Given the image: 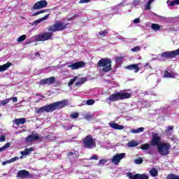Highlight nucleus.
Listing matches in <instances>:
<instances>
[{
  "mask_svg": "<svg viewBox=\"0 0 179 179\" xmlns=\"http://www.w3.org/2000/svg\"><path fill=\"white\" fill-rule=\"evenodd\" d=\"M67 106H69L68 99H64L62 101H59L45 105L41 108H36L35 112L36 114H43V113H52V111H55V110L65 108V107H67Z\"/></svg>",
  "mask_w": 179,
  "mask_h": 179,
  "instance_id": "nucleus-1",
  "label": "nucleus"
},
{
  "mask_svg": "<svg viewBox=\"0 0 179 179\" xmlns=\"http://www.w3.org/2000/svg\"><path fill=\"white\" fill-rule=\"evenodd\" d=\"M97 66L102 68V72H110L113 69L111 68V59L110 58H102L98 63Z\"/></svg>",
  "mask_w": 179,
  "mask_h": 179,
  "instance_id": "nucleus-2",
  "label": "nucleus"
},
{
  "mask_svg": "<svg viewBox=\"0 0 179 179\" xmlns=\"http://www.w3.org/2000/svg\"><path fill=\"white\" fill-rule=\"evenodd\" d=\"M132 94L129 92H118L110 95L108 98L109 101H118L119 100H125L131 99Z\"/></svg>",
  "mask_w": 179,
  "mask_h": 179,
  "instance_id": "nucleus-3",
  "label": "nucleus"
},
{
  "mask_svg": "<svg viewBox=\"0 0 179 179\" xmlns=\"http://www.w3.org/2000/svg\"><path fill=\"white\" fill-rule=\"evenodd\" d=\"M68 24H65L62 21H57L52 26L48 27V30L52 33H55V31H63V30H65L68 27Z\"/></svg>",
  "mask_w": 179,
  "mask_h": 179,
  "instance_id": "nucleus-4",
  "label": "nucleus"
},
{
  "mask_svg": "<svg viewBox=\"0 0 179 179\" xmlns=\"http://www.w3.org/2000/svg\"><path fill=\"white\" fill-rule=\"evenodd\" d=\"M82 141L85 149H94L96 148V141L93 138V136L87 135Z\"/></svg>",
  "mask_w": 179,
  "mask_h": 179,
  "instance_id": "nucleus-5",
  "label": "nucleus"
},
{
  "mask_svg": "<svg viewBox=\"0 0 179 179\" xmlns=\"http://www.w3.org/2000/svg\"><path fill=\"white\" fill-rule=\"evenodd\" d=\"M170 149H171V145L166 142H162L157 147L158 153L161 156H169L170 155Z\"/></svg>",
  "mask_w": 179,
  "mask_h": 179,
  "instance_id": "nucleus-6",
  "label": "nucleus"
},
{
  "mask_svg": "<svg viewBox=\"0 0 179 179\" xmlns=\"http://www.w3.org/2000/svg\"><path fill=\"white\" fill-rule=\"evenodd\" d=\"M53 36V33L51 31L49 32H43L41 34H38L35 36L36 41H48V40H51V38Z\"/></svg>",
  "mask_w": 179,
  "mask_h": 179,
  "instance_id": "nucleus-7",
  "label": "nucleus"
},
{
  "mask_svg": "<svg viewBox=\"0 0 179 179\" xmlns=\"http://www.w3.org/2000/svg\"><path fill=\"white\" fill-rule=\"evenodd\" d=\"M160 55L164 59H173V58H176L177 55H179V48L171 52H164Z\"/></svg>",
  "mask_w": 179,
  "mask_h": 179,
  "instance_id": "nucleus-8",
  "label": "nucleus"
},
{
  "mask_svg": "<svg viewBox=\"0 0 179 179\" xmlns=\"http://www.w3.org/2000/svg\"><path fill=\"white\" fill-rule=\"evenodd\" d=\"M152 138L150 141V146H159L162 143V137L159 136V134L153 133L152 135Z\"/></svg>",
  "mask_w": 179,
  "mask_h": 179,
  "instance_id": "nucleus-9",
  "label": "nucleus"
},
{
  "mask_svg": "<svg viewBox=\"0 0 179 179\" xmlns=\"http://www.w3.org/2000/svg\"><path fill=\"white\" fill-rule=\"evenodd\" d=\"M47 5H48V2L45 0H42L40 1H37L33 6L32 9L34 10H38V9H43V8H47Z\"/></svg>",
  "mask_w": 179,
  "mask_h": 179,
  "instance_id": "nucleus-10",
  "label": "nucleus"
},
{
  "mask_svg": "<svg viewBox=\"0 0 179 179\" xmlns=\"http://www.w3.org/2000/svg\"><path fill=\"white\" fill-rule=\"evenodd\" d=\"M127 176L129 179H149V176H148V175L140 173L133 175L131 172L127 173Z\"/></svg>",
  "mask_w": 179,
  "mask_h": 179,
  "instance_id": "nucleus-11",
  "label": "nucleus"
},
{
  "mask_svg": "<svg viewBox=\"0 0 179 179\" xmlns=\"http://www.w3.org/2000/svg\"><path fill=\"white\" fill-rule=\"evenodd\" d=\"M124 157H125V153H117L111 159V163H113V164L116 165L119 164L120 162H121Z\"/></svg>",
  "mask_w": 179,
  "mask_h": 179,
  "instance_id": "nucleus-12",
  "label": "nucleus"
},
{
  "mask_svg": "<svg viewBox=\"0 0 179 179\" xmlns=\"http://www.w3.org/2000/svg\"><path fill=\"white\" fill-rule=\"evenodd\" d=\"M39 83L42 86L45 85H54V83H55V77L52 76L48 78L41 79Z\"/></svg>",
  "mask_w": 179,
  "mask_h": 179,
  "instance_id": "nucleus-13",
  "label": "nucleus"
},
{
  "mask_svg": "<svg viewBox=\"0 0 179 179\" xmlns=\"http://www.w3.org/2000/svg\"><path fill=\"white\" fill-rule=\"evenodd\" d=\"M27 177H30V172L26 169L20 170L17 172L16 178H27Z\"/></svg>",
  "mask_w": 179,
  "mask_h": 179,
  "instance_id": "nucleus-14",
  "label": "nucleus"
},
{
  "mask_svg": "<svg viewBox=\"0 0 179 179\" xmlns=\"http://www.w3.org/2000/svg\"><path fill=\"white\" fill-rule=\"evenodd\" d=\"M85 63L83 61L77 62L69 66V68H71L72 71H75V69H79L80 68H83L85 66Z\"/></svg>",
  "mask_w": 179,
  "mask_h": 179,
  "instance_id": "nucleus-15",
  "label": "nucleus"
},
{
  "mask_svg": "<svg viewBox=\"0 0 179 179\" xmlns=\"http://www.w3.org/2000/svg\"><path fill=\"white\" fill-rule=\"evenodd\" d=\"M139 65H141V64H130L126 67V69L134 71L135 73H138L139 72Z\"/></svg>",
  "mask_w": 179,
  "mask_h": 179,
  "instance_id": "nucleus-16",
  "label": "nucleus"
},
{
  "mask_svg": "<svg viewBox=\"0 0 179 179\" xmlns=\"http://www.w3.org/2000/svg\"><path fill=\"white\" fill-rule=\"evenodd\" d=\"M38 139H40V136H38V134H30L26 138L27 142H34V141H38Z\"/></svg>",
  "mask_w": 179,
  "mask_h": 179,
  "instance_id": "nucleus-17",
  "label": "nucleus"
},
{
  "mask_svg": "<svg viewBox=\"0 0 179 179\" xmlns=\"http://www.w3.org/2000/svg\"><path fill=\"white\" fill-rule=\"evenodd\" d=\"M34 151V148L31 147L29 148H26L24 151L21 152L22 156L20 157V159H23V156H27V155L31 154V152Z\"/></svg>",
  "mask_w": 179,
  "mask_h": 179,
  "instance_id": "nucleus-18",
  "label": "nucleus"
},
{
  "mask_svg": "<svg viewBox=\"0 0 179 179\" xmlns=\"http://www.w3.org/2000/svg\"><path fill=\"white\" fill-rule=\"evenodd\" d=\"M109 126L113 129H117V131H122V129H124V126L118 124L115 122H110Z\"/></svg>",
  "mask_w": 179,
  "mask_h": 179,
  "instance_id": "nucleus-19",
  "label": "nucleus"
},
{
  "mask_svg": "<svg viewBox=\"0 0 179 179\" xmlns=\"http://www.w3.org/2000/svg\"><path fill=\"white\" fill-rule=\"evenodd\" d=\"M176 76H177V73L173 71L169 72V71L165 70L164 72V78H172L173 79H175Z\"/></svg>",
  "mask_w": 179,
  "mask_h": 179,
  "instance_id": "nucleus-20",
  "label": "nucleus"
},
{
  "mask_svg": "<svg viewBox=\"0 0 179 179\" xmlns=\"http://www.w3.org/2000/svg\"><path fill=\"white\" fill-rule=\"evenodd\" d=\"M10 66H12V63L9 62L3 65H0V72H3L6 71V69H8Z\"/></svg>",
  "mask_w": 179,
  "mask_h": 179,
  "instance_id": "nucleus-21",
  "label": "nucleus"
},
{
  "mask_svg": "<svg viewBox=\"0 0 179 179\" xmlns=\"http://www.w3.org/2000/svg\"><path fill=\"white\" fill-rule=\"evenodd\" d=\"M14 122H15V125H17V126L20 125V124H26V118L22 117V118H19V119H15Z\"/></svg>",
  "mask_w": 179,
  "mask_h": 179,
  "instance_id": "nucleus-22",
  "label": "nucleus"
},
{
  "mask_svg": "<svg viewBox=\"0 0 179 179\" xmlns=\"http://www.w3.org/2000/svg\"><path fill=\"white\" fill-rule=\"evenodd\" d=\"M85 82H87V78H86V77L81 78L80 79V81L76 82L75 83V86H80V85H83V83H85Z\"/></svg>",
  "mask_w": 179,
  "mask_h": 179,
  "instance_id": "nucleus-23",
  "label": "nucleus"
},
{
  "mask_svg": "<svg viewBox=\"0 0 179 179\" xmlns=\"http://www.w3.org/2000/svg\"><path fill=\"white\" fill-rule=\"evenodd\" d=\"M150 174L152 176V177H157V176H159V172L157 171V169L152 168L150 171Z\"/></svg>",
  "mask_w": 179,
  "mask_h": 179,
  "instance_id": "nucleus-24",
  "label": "nucleus"
},
{
  "mask_svg": "<svg viewBox=\"0 0 179 179\" xmlns=\"http://www.w3.org/2000/svg\"><path fill=\"white\" fill-rule=\"evenodd\" d=\"M139 143H138L135 141H130L127 143L128 148H136V146H138Z\"/></svg>",
  "mask_w": 179,
  "mask_h": 179,
  "instance_id": "nucleus-25",
  "label": "nucleus"
},
{
  "mask_svg": "<svg viewBox=\"0 0 179 179\" xmlns=\"http://www.w3.org/2000/svg\"><path fill=\"white\" fill-rule=\"evenodd\" d=\"M125 57H124V56H120V57H115V62L117 63V64H122V61H124V59Z\"/></svg>",
  "mask_w": 179,
  "mask_h": 179,
  "instance_id": "nucleus-26",
  "label": "nucleus"
},
{
  "mask_svg": "<svg viewBox=\"0 0 179 179\" xmlns=\"http://www.w3.org/2000/svg\"><path fill=\"white\" fill-rule=\"evenodd\" d=\"M145 131V128L139 127L137 129H131V134H139V132H143Z\"/></svg>",
  "mask_w": 179,
  "mask_h": 179,
  "instance_id": "nucleus-27",
  "label": "nucleus"
},
{
  "mask_svg": "<svg viewBox=\"0 0 179 179\" xmlns=\"http://www.w3.org/2000/svg\"><path fill=\"white\" fill-rule=\"evenodd\" d=\"M108 34V31L104 29L99 32L98 36L100 37H106Z\"/></svg>",
  "mask_w": 179,
  "mask_h": 179,
  "instance_id": "nucleus-28",
  "label": "nucleus"
},
{
  "mask_svg": "<svg viewBox=\"0 0 179 179\" xmlns=\"http://www.w3.org/2000/svg\"><path fill=\"white\" fill-rule=\"evenodd\" d=\"M166 179H179V176H176L174 173H169L167 176Z\"/></svg>",
  "mask_w": 179,
  "mask_h": 179,
  "instance_id": "nucleus-29",
  "label": "nucleus"
},
{
  "mask_svg": "<svg viewBox=\"0 0 179 179\" xmlns=\"http://www.w3.org/2000/svg\"><path fill=\"white\" fill-rule=\"evenodd\" d=\"M76 79H78V76H75L73 78L71 79L68 83V86H72V85L76 82Z\"/></svg>",
  "mask_w": 179,
  "mask_h": 179,
  "instance_id": "nucleus-30",
  "label": "nucleus"
},
{
  "mask_svg": "<svg viewBox=\"0 0 179 179\" xmlns=\"http://www.w3.org/2000/svg\"><path fill=\"white\" fill-rule=\"evenodd\" d=\"M149 148H150V144H149V143H145L143 145H141V149L142 150H148V149H149Z\"/></svg>",
  "mask_w": 179,
  "mask_h": 179,
  "instance_id": "nucleus-31",
  "label": "nucleus"
},
{
  "mask_svg": "<svg viewBox=\"0 0 179 179\" xmlns=\"http://www.w3.org/2000/svg\"><path fill=\"white\" fill-rule=\"evenodd\" d=\"M151 27L152 30H160V25L159 24H152Z\"/></svg>",
  "mask_w": 179,
  "mask_h": 179,
  "instance_id": "nucleus-32",
  "label": "nucleus"
},
{
  "mask_svg": "<svg viewBox=\"0 0 179 179\" xmlns=\"http://www.w3.org/2000/svg\"><path fill=\"white\" fill-rule=\"evenodd\" d=\"M152 2H155V0H149V1H148L147 6H146V7H145V10H150V8H151L150 5H152Z\"/></svg>",
  "mask_w": 179,
  "mask_h": 179,
  "instance_id": "nucleus-33",
  "label": "nucleus"
},
{
  "mask_svg": "<svg viewBox=\"0 0 179 179\" xmlns=\"http://www.w3.org/2000/svg\"><path fill=\"white\" fill-rule=\"evenodd\" d=\"M11 99H6L3 101H1V103H0V106H6L9 101H10Z\"/></svg>",
  "mask_w": 179,
  "mask_h": 179,
  "instance_id": "nucleus-34",
  "label": "nucleus"
},
{
  "mask_svg": "<svg viewBox=\"0 0 179 179\" xmlns=\"http://www.w3.org/2000/svg\"><path fill=\"white\" fill-rule=\"evenodd\" d=\"M10 147V143H6L3 147L0 148V152L5 150V149H8V148Z\"/></svg>",
  "mask_w": 179,
  "mask_h": 179,
  "instance_id": "nucleus-35",
  "label": "nucleus"
},
{
  "mask_svg": "<svg viewBox=\"0 0 179 179\" xmlns=\"http://www.w3.org/2000/svg\"><path fill=\"white\" fill-rule=\"evenodd\" d=\"M27 37V36H26V35L20 36L17 39V42L22 43V41H24V40H26Z\"/></svg>",
  "mask_w": 179,
  "mask_h": 179,
  "instance_id": "nucleus-36",
  "label": "nucleus"
},
{
  "mask_svg": "<svg viewBox=\"0 0 179 179\" xmlns=\"http://www.w3.org/2000/svg\"><path fill=\"white\" fill-rule=\"evenodd\" d=\"M85 120H86L87 121H92V120H93V115H90V114H86L84 117Z\"/></svg>",
  "mask_w": 179,
  "mask_h": 179,
  "instance_id": "nucleus-37",
  "label": "nucleus"
},
{
  "mask_svg": "<svg viewBox=\"0 0 179 179\" xmlns=\"http://www.w3.org/2000/svg\"><path fill=\"white\" fill-rule=\"evenodd\" d=\"M131 51H132L133 52H139V51H141V47L136 46V47L131 48Z\"/></svg>",
  "mask_w": 179,
  "mask_h": 179,
  "instance_id": "nucleus-38",
  "label": "nucleus"
},
{
  "mask_svg": "<svg viewBox=\"0 0 179 179\" xmlns=\"http://www.w3.org/2000/svg\"><path fill=\"white\" fill-rule=\"evenodd\" d=\"M71 117L73 118V120H75L76 118L79 117V113H73L71 115Z\"/></svg>",
  "mask_w": 179,
  "mask_h": 179,
  "instance_id": "nucleus-39",
  "label": "nucleus"
},
{
  "mask_svg": "<svg viewBox=\"0 0 179 179\" xmlns=\"http://www.w3.org/2000/svg\"><path fill=\"white\" fill-rule=\"evenodd\" d=\"M86 104H87V106H93V104H94V99H88V100L86 101Z\"/></svg>",
  "mask_w": 179,
  "mask_h": 179,
  "instance_id": "nucleus-40",
  "label": "nucleus"
},
{
  "mask_svg": "<svg viewBox=\"0 0 179 179\" xmlns=\"http://www.w3.org/2000/svg\"><path fill=\"white\" fill-rule=\"evenodd\" d=\"M136 164H142L143 163V159L142 158H138L135 159Z\"/></svg>",
  "mask_w": 179,
  "mask_h": 179,
  "instance_id": "nucleus-41",
  "label": "nucleus"
},
{
  "mask_svg": "<svg viewBox=\"0 0 179 179\" xmlns=\"http://www.w3.org/2000/svg\"><path fill=\"white\" fill-rule=\"evenodd\" d=\"M174 5H179V0H175L171 2V6H174Z\"/></svg>",
  "mask_w": 179,
  "mask_h": 179,
  "instance_id": "nucleus-42",
  "label": "nucleus"
},
{
  "mask_svg": "<svg viewBox=\"0 0 179 179\" xmlns=\"http://www.w3.org/2000/svg\"><path fill=\"white\" fill-rule=\"evenodd\" d=\"M90 160H99V156L94 155L90 157Z\"/></svg>",
  "mask_w": 179,
  "mask_h": 179,
  "instance_id": "nucleus-43",
  "label": "nucleus"
},
{
  "mask_svg": "<svg viewBox=\"0 0 179 179\" xmlns=\"http://www.w3.org/2000/svg\"><path fill=\"white\" fill-rule=\"evenodd\" d=\"M18 159H19V157H14L10 159H9L10 163H13L14 162H16V160H17Z\"/></svg>",
  "mask_w": 179,
  "mask_h": 179,
  "instance_id": "nucleus-44",
  "label": "nucleus"
},
{
  "mask_svg": "<svg viewBox=\"0 0 179 179\" xmlns=\"http://www.w3.org/2000/svg\"><path fill=\"white\" fill-rule=\"evenodd\" d=\"M106 159H101L99 161V164H106Z\"/></svg>",
  "mask_w": 179,
  "mask_h": 179,
  "instance_id": "nucleus-45",
  "label": "nucleus"
},
{
  "mask_svg": "<svg viewBox=\"0 0 179 179\" xmlns=\"http://www.w3.org/2000/svg\"><path fill=\"white\" fill-rule=\"evenodd\" d=\"M49 16H50V14H48L45 16L41 17L40 19V20H41V22H43V20H47L48 19Z\"/></svg>",
  "mask_w": 179,
  "mask_h": 179,
  "instance_id": "nucleus-46",
  "label": "nucleus"
},
{
  "mask_svg": "<svg viewBox=\"0 0 179 179\" xmlns=\"http://www.w3.org/2000/svg\"><path fill=\"white\" fill-rule=\"evenodd\" d=\"M45 12H50V10L44 9V10H39V15H41V13H45Z\"/></svg>",
  "mask_w": 179,
  "mask_h": 179,
  "instance_id": "nucleus-47",
  "label": "nucleus"
},
{
  "mask_svg": "<svg viewBox=\"0 0 179 179\" xmlns=\"http://www.w3.org/2000/svg\"><path fill=\"white\" fill-rule=\"evenodd\" d=\"M10 164V161H9V159L7 161H4L1 163L2 166H6V164Z\"/></svg>",
  "mask_w": 179,
  "mask_h": 179,
  "instance_id": "nucleus-48",
  "label": "nucleus"
},
{
  "mask_svg": "<svg viewBox=\"0 0 179 179\" xmlns=\"http://www.w3.org/2000/svg\"><path fill=\"white\" fill-rule=\"evenodd\" d=\"M90 0H80L79 3H87Z\"/></svg>",
  "mask_w": 179,
  "mask_h": 179,
  "instance_id": "nucleus-49",
  "label": "nucleus"
},
{
  "mask_svg": "<svg viewBox=\"0 0 179 179\" xmlns=\"http://www.w3.org/2000/svg\"><path fill=\"white\" fill-rule=\"evenodd\" d=\"M141 2V1H139V0H135L134 2H133V5L134 6H138V5H139V3Z\"/></svg>",
  "mask_w": 179,
  "mask_h": 179,
  "instance_id": "nucleus-50",
  "label": "nucleus"
},
{
  "mask_svg": "<svg viewBox=\"0 0 179 179\" xmlns=\"http://www.w3.org/2000/svg\"><path fill=\"white\" fill-rule=\"evenodd\" d=\"M139 22H141V19H139V18H136L134 20V23H135V24H138V23H139Z\"/></svg>",
  "mask_w": 179,
  "mask_h": 179,
  "instance_id": "nucleus-51",
  "label": "nucleus"
},
{
  "mask_svg": "<svg viewBox=\"0 0 179 179\" xmlns=\"http://www.w3.org/2000/svg\"><path fill=\"white\" fill-rule=\"evenodd\" d=\"M174 129V126H169L167 127V131H173Z\"/></svg>",
  "mask_w": 179,
  "mask_h": 179,
  "instance_id": "nucleus-52",
  "label": "nucleus"
},
{
  "mask_svg": "<svg viewBox=\"0 0 179 179\" xmlns=\"http://www.w3.org/2000/svg\"><path fill=\"white\" fill-rule=\"evenodd\" d=\"M5 141H6L5 136H1L0 142H5Z\"/></svg>",
  "mask_w": 179,
  "mask_h": 179,
  "instance_id": "nucleus-53",
  "label": "nucleus"
},
{
  "mask_svg": "<svg viewBox=\"0 0 179 179\" xmlns=\"http://www.w3.org/2000/svg\"><path fill=\"white\" fill-rule=\"evenodd\" d=\"M13 100V103H17V97L10 98Z\"/></svg>",
  "mask_w": 179,
  "mask_h": 179,
  "instance_id": "nucleus-54",
  "label": "nucleus"
},
{
  "mask_svg": "<svg viewBox=\"0 0 179 179\" xmlns=\"http://www.w3.org/2000/svg\"><path fill=\"white\" fill-rule=\"evenodd\" d=\"M75 155V152H69L68 154H67V156H69V157H71V156H73Z\"/></svg>",
  "mask_w": 179,
  "mask_h": 179,
  "instance_id": "nucleus-55",
  "label": "nucleus"
},
{
  "mask_svg": "<svg viewBox=\"0 0 179 179\" xmlns=\"http://www.w3.org/2000/svg\"><path fill=\"white\" fill-rule=\"evenodd\" d=\"M38 15H40V12L39 11H36V12L32 14V16H38Z\"/></svg>",
  "mask_w": 179,
  "mask_h": 179,
  "instance_id": "nucleus-56",
  "label": "nucleus"
},
{
  "mask_svg": "<svg viewBox=\"0 0 179 179\" xmlns=\"http://www.w3.org/2000/svg\"><path fill=\"white\" fill-rule=\"evenodd\" d=\"M146 66H149L150 68H151V66H150L149 62L145 64L144 68H146Z\"/></svg>",
  "mask_w": 179,
  "mask_h": 179,
  "instance_id": "nucleus-57",
  "label": "nucleus"
},
{
  "mask_svg": "<svg viewBox=\"0 0 179 179\" xmlns=\"http://www.w3.org/2000/svg\"><path fill=\"white\" fill-rule=\"evenodd\" d=\"M40 22H41V20H40V19H39V20H35V21H34V23L38 24V23H40Z\"/></svg>",
  "mask_w": 179,
  "mask_h": 179,
  "instance_id": "nucleus-58",
  "label": "nucleus"
},
{
  "mask_svg": "<svg viewBox=\"0 0 179 179\" xmlns=\"http://www.w3.org/2000/svg\"><path fill=\"white\" fill-rule=\"evenodd\" d=\"M79 17V15L78 14H75L73 16V18H78Z\"/></svg>",
  "mask_w": 179,
  "mask_h": 179,
  "instance_id": "nucleus-59",
  "label": "nucleus"
},
{
  "mask_svg": "<svg viewBox=\"0 0 179 179\" xmlns=\"http://www.w3.org/2000/svg\"><path fill=\"white\" fill-rule=\"evenodd\" d=\"M35 56L40 57V52H35Z\"/></svg>",
  "mask_w": 179,
  "mask_h": 179,
  "instance_id": "nucleus-60",
  "label": "nucleus"
},
{
  "mask_svg": "<svg viewBox=\"0 0 179 179\" xmlns=\"http://www.w3.org/2000/svg\"><path fill=\"white\" fill-rule=\"evenodd\" d=\"M68 20H69V22H71V20H73V16L71 17H69V18L68 19Z\"/></svg>",
  "mask_w": 179,
  "mask_h": 179,
  "instance_id": "nucleus-61",
  "label": "nucleus"
},
{
  "mask_svg": "<svg viewBox=\"0 0 179 179\" xmlns=\"http://www.w3.org/2000/svg\"><path fill=\"white\" fill-rule=\"evenodd\" d=\"M0 117H1V113H0Z\"/></svg>",
  "mask_w": 179,
  "mask_h": 179,
  "instance_id": "nucleus-62",
  "label": "nucleus"
}]
</instances>
